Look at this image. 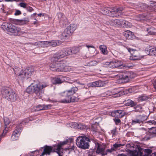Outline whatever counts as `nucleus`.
Returning a JSON list of instances; mask_svg holds the SVG:
<instances>
[{"label":"nucleus","instance_id":"obj_18","mask_svg":"<svg viewBox=\"0 0 156 156\" xmlns=\"http://www.w3.org/2000/svg\"><path fill=\"white\" fill-rule=\"evenodd\" d=\"M54 151L53 148L51 146H46L44 147L43 152L41 156H44L45 154L50 155L51 152Z\"/></svg>","mask_w":156,"mask_h":156},{"label":"nucleus","instance_id":"obj_27","mask_svg":"<svg viewBox=\"0 0 156 156\" xmlns=\"http://www.w3.org/2000/svg\"><path fill=\"white\" fill-rule=\"evenodd\" d=\"M51 107V106L50 105L43 106L39 105L37 107V109L36 110L37 111H38L41 110H47L50 109Z\"/></svg>","mask_w":156,"mask_h":156},{"label":"nucleus","instance_id":"obj_51","mask_svg":"<svg viewBox=\"0 0 156 156\" xmlns=\"http://www.w3.org/2000/svg\"><path fill=\"white\" fill-rule=\"evenodd\" d=\"M29 121V119H26L24 121H23L20 124V125L22 126V125L25 124L26 123L28 122Z\"/></svg>","mask_w":156,"mask_h":156},{"label":"nucleus","instance_id":"obj_20","mask_svg":"<svg viewBox=\"0 0 156 156\" xmlns=\"http://www.w3.org/2000/svg\"><path fill=\"white\" fill-rule=\"evenodd\" d=\"M76 25L74 24H72L68 26L66 29L68 31L69 33L71 34L73 31L76 29Z\"/></svg>","mask_w":156,"mask_h":156},{"label":"nucleus","instance_id":"obj_28","mask_svg":"<svg viewBox=\"0 0 156 156\" xmlns=\"http://www.w3.org/2000/svg\"><path fill=\"white\" fill-rule=\"evenodd\" d=\"M69 52V55H71L72 54H76L79 51V48L76 47H73L72 49L68 48Z\"/></svg>","mask_w":156,"mask_h":156},{"label":"nucleus","instance_id":"obj_37","mask_svg":"<svg viewBox=\"0 0 156 156\" xmlns=\"http://www.w3.org/2000/svg\"><path fill=\"white\" fill-rule=\"evenodd\" d=\"M88 127L85 124H83L81 123H78V129H80L81 130L87 129Z\"/></svg>","mask_w":156,"mask_h":156},{"label":"nucleus","instance_id":"obj_13","mask_svg":"<svg viewBox=\"0 0 156 156\" xmlns=\"http://www.w3.org/2000/svg\"><path fill=\"white\" fill-rule=\"evenodd\" d=\"M145 117L144 116H140L136 119L132 120L131 124L132 125L135 126L142 123L145 120Z\"/></svg>","mask_w":156,"mask_h":156},{"label":"nucleus","instance_id":"obj_7","mask_svg":"<svg viewBox=\"0 0 156 156\" xmlns=\"http://www.w3.org/2000/svg\"><path fill=\"white\" fill-rule=\"evenodd\" d=\"M65 64V62L64 61L53 62L50 64V68L55 69L54 70L52 69V70L63 72Z\"/></svg>","mask_w":156,"mask_h":156},{"label":"nucleus","instance_id":"obj_30","mask_svg":"<svg viewBox=\"0 0 156 156\" xmlns=\"http://www.w3.org/2000/svg\"><path fill=\"white\" fill-rule=\"evenodd\" d=\"M99 48L103 54L107 55L108 54V52L105 45H101L99 46Z\"/></svg>","mask_w":156,"mask_h":156},{"label":"nucleus","instance_id":"obj_62","mask_svg":"<svg viewBox=\"0 0 156 156\" xmlns=\"http://www.w3.org/2000/svg\"><path fill=\"white\" fill-rule=\"evenodd\" d=\"M56 152L57 153L59 156H62V153L61 151H60V150H59L58 151H57V150H56Z\"/></svg>","mask_w":156,"mask_h":156},{"label":"nucleus","instance_id":"obj_10","mask_svg":"<svg viewBox=\"0 0 156 156\" xmlns=\"http://www.w3.org/2000/svg\"><path fill=\"white\" fill-rule=\"evenodd\" d=\"M8 32L11 33V34L14 35H18V34L20 32H22L21 29L17 27H16L14 25H12L10 24L9 26Z\"/></svg>","mask_w":156,"mask_h":156},{"label":"nucleus","instance_id":"obj_59","mask_svg":"<svg viewBox=\"0 0 156 156\" xmlns=\"http://www.w3.org/2000/svg\"><path fill=\"white\" fill-rule=\"evenodd\" d=\"M149 122L150 123H151L152 124L156 125V119L152 121H149Z\"/></svg>","mask_w":156,"mask_h":156},{"label":"nucleus","instance_id":"obj_14","mask_svg":"<svg viewBox=\"0 0 156 156\" xmlns=\"http://www.w3.org/2000/svg\"><path fill=\"white\" fill-rule=\"evenodd\" d=\"M95 144L96 148H97V150L96 151L97 153L98 154L101 153L104 155H105L108 153L107 151V150L106 151V153H104L103 152L105 148V146L104 145L100 144L98 143H97Z\"/></svg>","mask_w":156,"mask_h":156},{"label":"nucleus","instance_id":"obj_42","mask_svg":"<svg viewBox=\"0 0 156 156\" xmlns=\"http://www.w3.org/2000/svg\"><path fill=\"white\" fill-rule=\"evenodd\" d=\"M53 83L55 84L61 83L62 81L61 80L60 78L57 77L55 78L54 80Z\"/></svg>","mask_w":156,"mask_h":156},{"label":"nucleus","instance_id":"obj_55","mask_svg":"<svg viewBox=\"0 0 156 156\" xmlns=\"http://www.w3.org/2000/svg\"><path fill=\"white\" fill-rule=\"evenodd\" d=\"M148 34L150 35H156V32L153 31H149Z\"/></svg>","mask_w":156,"mask_h":156},{"label":"nucleus","instance_id":"obj_19","mask_svg":"<svg viewBox=\"0 0 156 156\" xmlns=\"http://www.w3.org/2000/svg\"><path fill=\"white\" fill-rule=\"evenodd\" d=\"M120 21L121 23L119 27L130 28L132 26L131 23L128 21L122 20H120Z\"/></svg>","mask_w":156,"mask_h":156},{"label":"nucleus","instance_id":"obj_60","mask_svg":"<svg viewBox=\"0 0 156 156\" xmlns=\"http://www.w3.org/2000/svg\"><path fill=\"white\" fill-rule=\"evenodd\" d=\"M154 87L156 91V80H155L153 83Z\"/></svg>","mask_w":156,"mask_h":156},{"label":"nucleus","instance_id":"obj_36","mask_svg":"<svg viewBox=\"0 0 156 156\" xmlns=\"http://www.w3.org/2000/svg\"><path fill=\"white\" fill-rule=\"evenodd\" d=\"M67 142H68L67 141H64L61 143L60 144H58L57 145L56 150H57V151H58L59 150H60L61 149L62 146L66 144Z\"/></svg>","mask_w":156,"mask_h":156},{"label":"nucleus","instance_id":"obj_64","mask_svg":"<svg viewBox=\"0 0 156 156\" xmlns=\"http://www.w3.org/2000/svg\"><path fill=\"white\" fill-rule=\"evenodd\" d=\"M153 55L156 56V48H154V51Z\"/></svg>","mask_w":156,"mask_h":156},{"label":"nucleus","instance_id":"obj_15","mask_svg":"<svg viewBox=\"0 0 156 156\" xmlns=\"http://www.w3.org/2000/svg\"><path fill=\"white\" fill-rule=\"evenodd\" d=\"M21 129L20 128H17L13 132L11 136L12 140H17L21 132Z\"/></svg>","mask_w":156,"mask_h":156},{"label":"nucleus","instance_id":"obj_22","mask_svg":"<svg viewBox=\"0 0 156 156\" xmlns=\"http://www.w3.org/2000/svg\"><path fill=\"white\" fill-rule=\"evenodd\" d=\"M122 146H123V145L115 143L113 145V147H112L111 149L107 150V151L108 153H111L112 151H116L119 148Z\"/></svg>","mask_w":156,"mask_h":156},{"label":"nucleus","instance_id":"obj_9","mask_svg":"<svg viewBox=\"0 0 156 156\" xmlns=\"http://www.w3.org/2000/svg\"><path fill=\"white\" fill-rule=\"evenodd\" d=\"M69 51L68 48L59 50L54 55L53 58L59 59L64 58L66 56L69 55Z\"/></svg>","mask_w":156,"mask_h":156},{"label":"nucleus","instance_id":"obj_25","mask_svg":"<svg viewBox=\"0 0 156 156\" xmlns=\"http://www.w3.org/2000/svg\"><path fill=\"white\" fill-rule=\"evenodd\" d=\"M151 150L149 149H146L144 152H140L139 153V156H150L152 153Z\"/></svg>","mask_w":156,"mask_h":156},{"label":"nucleus","instance_id":"obj_8","mask_svg":"<svg viewBox=\"0 0 156 156\" xmlns=\"http://www.w3.org/2000/svg\"><path fill=\"white\" fill-rule=\"evenodd\" d=\"M123 9L122 8H117L114 7L111 8L109 7H105L101 10V13L105 15H109L110 13L114 12L115 13H121Z\"/></svg>","mask_w":156,"mask_h":156},{"label":"nucleus","instance_id":"obj_56","mask_svg":"<svg viewBox=\"0 0 156 156\" xmlns=\"http://www.w3.org/2000/svg\"><path fill=\"white\" fill-rule=\"evenodd\" d=\"M106 94L108 96H111V95L113 96L112 91H110V90L107 91L106 92Z\"/></svg>","mask_w":156,"mask_h":156},{"label":"nucleus","instance_id":"obj_46","mask_svg":"<svg viewBox=\"0 0 156 156\" xmlns=\"http://www.w3.org/2000/svg\"><path fill=\"white\" fill-rule=\"evenodd\" d=\"M4 120L5 126H7L9 124L10 122V121L9 119L8 118L5 117L4 118Z\"/></svg>","mask_w":156,"mask_h":156},{"label":"nucleus","instance_id":"obj_21","mask_svg":"<svg viewBox=\"0 0 156 156\" xmlns=\"http://www.w3.org/2000/svg\"><path fill=\"white\" fill-rule=\"evenodd\" d=\"M48 42L47 45V47H48L49 46H52L53 47H55L57 45H59L61 44V41H52L51 42L49 41H46Z\"/></svg>","mask_w":156,"mask_h":156},{"label":"nucleus","instance_id":"obj_54","mask_svg":"<svg viewBox=\"0 0 156 156\" xmlns=\"http://www.w3.org/2000/svg\"><path fill=\"white\" fill-rule=\"evenodd\" d=\"M91 129L93 131H96L97 129L96 128V126L94 124H92L91 126Z\"/></svg>","mask_w":156,"mask_h":156},{"label":"nucleus","instance_id":"obj_2","mask_svg":"<svg viewBox=\"0 0 156 156\" xmlns=\"http://www.w3.org/2000/svg\"><path fill=\"white\" fill-rule=\"evenodd\" d=\"M47 86V85L45 83H38L34 86H30L27 89V92L28 93H34L37 96L40 98L43 93L41 90Z\"/></svg>","mask_w":156,"mask_h":156},{"label":"nucleus","instance_id":"obj_32","mask_svg":"<svg viewBox=\"0 0 156 156\" xmlns=\"http://www.w3.org/2000/svg\"><path fill=\"white\" fill-rule=\"evenodd\" d=\"M123 34L125 37L130 39L132 37L133 34L132 32L129 30H127Z\"/></svg>","mask_w":156,"mask_h":156},{"label":"nucleus","instance_id":"obj_5","mask_svg":"<svg viewBox=\"0 0 156 156\" xmlns=\"http://www.w3.org/2000/svg\"><path fill=\"white\" fill-rule=\"evenodd\" d=\"M116 76L124 82H128L136 76V74L132 72L126 71L119 73Z\"/></svg>","mask_w":156,"mask_h":156},{"label":"nucleus","instance_id":"obj_49","mask_svg":"<svg viewBox=\"0 0 156 156\" xmlns=\"http://www.w3.org/2000/svg\"><path fill=\"white\" fill-rule=\"evenodd\" d=\"M113 120L115 122L116 125L119 124L121 123V121L119 119L115 118L113 119Z\"/></svg>","mask_w":156,"mask_h":156},{"label":"nucleus","instance_id":"obj_45","mask_svg":"<svg viewBox=\"0 0 156 156\" xmlns=\"http://www.w3.org/2000/svg\"><path fill=\"white\" fill-rule=\"evenodd\" d=\"M149 133L152 134H156V127H153L149 130Z\"/></svg>","mask_w":156,"mask_h":156},{"label":"nucleus","instance_id":"obj_3","mask_svg":"<svg viewBox=\"0 0 156 156\" xmlns=\"http://www.w3.org/2000/svg\"><path fill=\"white\" fill-rule=\"evenodd\" d=\"M1 93L3 98L11 101H15L18 98L17 95L13 90L8 88H3Z\"/></svg>","mask_w":156,"mask_h":156},{"label":"nucleus","instance_id":"obj_39","mask_svg":"<svg viewBox=\"0 0 156 156\" xmlns=\"http://www.w3.org/2000/svg\"><path fill=\"white\" fill-rule=\"evenodd\" d=\"M13 69L14 71L15 74L18 76L19 75V74L20 73V71H21L22 70V69H21L16 67L13 68Z\"/></svg>","mask_w":156,"mask_h":156},{"label":"nucleus","instance_id":"obj_11","mask_svg":"<svg viewBox=\"0 0 156 156\" xmlns=\"http://www.w3.org/2000/svg\"><path fill=\"white\" fill-rule=\"evenodd\" d=\"M109 67L114 68L118 67L123 65V62L117 60L112 61L107 64Z\"/></svg>","mask_w":156,"mask_h":156},{"label":"nucleus","instance_id":"obj_1","mask_svg":"<svg viewBox=\"0 0 156 156\" xmlns=\"http://www.w3.org/2000/svg\"><path fill=\"white\" fill-rule=\"evenodd\" d=\"M77 90L76 87H74L61 93V96L66 97V98L61 100L60 102L63 103H67L71 102L77 101L78 100V98L73 97H72V96L76 93Z\"/></svg>","mask_w":156,"mask_h":156},{"label":"nucleus","instance_id":"obj_44","mask_svg":"<svg viewBox=\"0 0 156 156\" xmlns=\"http://www.w3.org/2000/svg\"><path fill=\"white\" fill-rule=\"evenodd\" d=\"M149 98V97L145 95H143L139 98V101H143L148 100Z\"/></svg>","mask_w":156,"mask_h":156},{"label":"nucleus","instance_id":"obj_35","mask_svg":"<svg viewBox=\"0 0 156 156\" xmlns=\"http://www.w3.org/2000/svg\"><path fill=\"white\" fill-rule=\"evenodd\" d=\"M68 31L65 29L64 31L62 34V38L65 39L68 37L71 34L69 33Z\"/></svg>","mask_w":156,"mask_h":156},{"label":"nucleus","instance_id":"obj_26","mask_svg":"<svg viewBox=\"0 0 156 156\" xmlns=\"http://www.w3.org/2000/svg\"><path fill=\"white\" fill-rule=\"evenodd\" d=\"M119 89H115L113 90L112 91L113 96L112 97L114 98H116L120 96L122 94L121 92L119 90H118Z\"/></svg>","mask_w":156,"mask_h":156},{"label":"nucleus","instance_id":"obj_43","mask_svg":"<svg viewBox=\"0 0 156 156\" xmlns=\"http://www.w3.org/2000/svg\"><path fill=\"white\" fill-rule=\"evenodd\" d=\"M69 126L72 128L78 129V123L76 122H72L69 123Z\"/></svg>","mask_w":156,"mask_h":156},{"label":"nucleus","instance_id":"obj_38","mask_svg":"<svg viewBox=\"0 0 156 156\" xmlns=\"http://www.w3.org/2000/svg\"><path fill=\"white\" fill-rule=\"evenodd\" d=\"M147 7V6L145 4H142L140 6H138L136 9L138 10L141 11L145 9Z\"/></svg>","mask_w":156,"mask_h":156},{"label":"nucleus","instance_id":"obj_52","mask_svg":"<svg viewBox=\"0 0 156 156\" xmlns=\"http://www.w3.org/2000/svg\"><path fill=\"white\" fill-rule=\"evenodd\" d=\"M27 4L25 3L21 2L19 4V5L21 7H22L24 8H26L27 6Z\"/></svg>","mask_w":156,"mask_h":156},{"label":"nucleus","instance_id":"obj_48","mask_svg":"<svg viewBox=\"0 0 156 156\" xmlns=\"http://www.w3.org/2000/svg\"><path fill=\"white\" fill-rule=\"evenodd\" d=\"M135 65L132 64V63H129L128 64H127L126 65H125L123 66L124 67H126L128 68H130L131 67H134Z\"/></svg>","mask_w":156,"mask_h":156},{"label":"nucleus","instance_id":"obj_31","mask_svg":"<svg viewBox=\"0 0 156 156\" xmlns=\"http://www.w3.org/2000/svg\"><path fill=\"white\" fill-rule=\"evenodd\" d=\"M124 103L126 106H133L136 105V103H135L133 101L130 99L125 100L124 101Z\"/></svg>","mask_w":156,"mask_h":156},{"label":"nucleus","instance_id":"obj_40","mask_svg":"<svg viewBox=\"0 0 156 156\" xmlns=\"http://www.w3.org/2000/svg\"><path fill=\"white\" fill-rule=\"evenodd\" d=\"M17 23L19 25H23L26 24L27 22L24 20H16Z\"/></svg>","mask_w":156,"mask_h":156},{"label":"nucleus","instance_id":"obj_47","mask_svg":"<svg viewBox=\"0 0 156 156\" xmlns=\"http://www.w3.org/2000/svg\"><path fill=\"white\" fill-rule=\"evenodd\" d=\"M142 108V107L140 105H138L134 107L135 111L136 112L140 111Z\"/></svg>","mask_w":156,"mask_h":156},{"label":"nucleus","instance_id":"obj_16","mask_svg":"<svg viewBox=\"0 0 156 156\" xmlns=\"http://www.w3.org/2000/svg\"><path fill=\"white\" fill-rule=\"evenodd\" d=\"M127 48L128 51L130 52L133 57L135 58L133 59V60L140 59L139 54L138 51L129 48Z\"/></svg>","mask_w":156,"mask_h":156},{"label":"nucleus","instance_id":"obj_34","mask_svg":"<svg viewBox=\"0 0 156 156\" xmlns=\"http://www.w3.org/2000/svg\"><path fill=\"white\" fill-rule=\"evenodd\" d=\"M146 51H147V53L149 55H153L154 48L149 47L146 49Z\"/></svg>","mask_w":156,"mask_h":156},{"label":"nucleus","instance_id":"obj_53","mask_svg":"<svg viewBox=\"0 0 156 156\" xmlns=\"http://www.w3.org/2000/svg\"><path fill=\"white\" fill-rule=\"evenodd\" d=\"M97 64V62L95 61H93L90 63V65L94 66Z\"/></svg>","mask_w":156,"mask_h":156},{"label":"nucleus","instance_id":"obj_50","mask_svg":"<svg viewBox=\"0 0 156 156\" xmlns=\"http://www.w3.org/2000/svg\"><path fill=\"white\" fill-rule=\"evenodd\" d=\"M112 134L113 136H115L117 133V132L116 130L115 129H114L112 131Z\"/></svg>","mask_w":156,"mask_h":156},{"label":"nucleus","instance_id":"obj_33","mask_svg":"<svg viewBox=\"0 0 156 156\" xmlns=\"http://www.w3.org/2000/svg\"><path fill=\"white\" fill-rule=\"evenodd\" d=\"M10 24V23L9 24L7 23H3L1 26V28L3 30H6L8 32Z\"/></svg>","mask_w":156,"mask_h":156},{"label":"nucleus","instance_id":"obj_24","mask_svg":"<svg viewBox=\"0 0 156 156\" xmlns=\"http://www.w3.org/2000/svg\"><path fill=\"white\" fill-rule=\"evenodd\" d=\"M48 42L45 41H39L35 42L34 44V45L36 47H47L48 46L47 45Z\"/></svg>","mask_w":156,"mask_h":156},{"label":"nucleus","instance_id":"obj_29","mask_svg":"<svg viewBox=\"0 0 156 156\" xmlns=\"http://www.w3.org/2000/svg\"><path fill=\"white\" fill-rule=\"evenodd\" d=\"M89 87H100L102 86V83L101 82L97 81L95 82L90 83L88 84Z\"/></svg>","mask_w":156,"mask_h":156},{"label":"nucleus","instance_id":"obj_58","mask_svg":"<svg viewBox=\"0 0 156 156\" xmlns=\"http://www.w3.org/2000/svg\"><path fill=\"white\" fill-rule=\"evenodd\" d=\"M21 11L20 10H16L15 13V15H18L21 14Z\"/></svg>","mask_w":156,"mask_h":156},{"label":"nucleus","instance_id":"obj_17","mask_svg":"<svg viewBox=\"0 0 156 156\" xmlns=\"http://www.w3.org/2000/svg\"><path fill=\"white\" fill-rule=\"evenodd\" d=\"M112 116L115 118H122L125 115V112L122 110H117L113 111L111 113Z\"/></svg>","mask_w":156,"mask_h":156},{"label":"nucleus","instance_id":"obj_4","mask_svg":"<svg viewBox=\"0 0 156 156\" xmlns=\"http://www.w3.org/2000/svg\"><path fill=\"white\" fill-rule=\"evenodd\" d=\"M90 139L84 135L79 136L76 140V144L78 147L85 149L89 148Z\"/></svg>","mask_w":156,"mask_h":156},{"label":"nucleus","instance_id":"obj_61","mask_svg":"<svg viewBox=\"0 0 156 156\" xmlns=\"http://www.w3.org/2000/svg\"><path fill=\"white\" fill-rule=\"evenodd\" d=\"M86 47L87 48H93V51H95V48L94 46H93L87 45H86Z\"/></svg>","mask_w":156,"mask_h":156},{"label":"nucleus","instance_id":"obj_23","mask_svg":"<svg viewBox=\"0 0 156 156\" xmlns=\"http://www.w3.org/2000/svg\"><path fill=\"white\" fill-rule=\"evenodd\" d=\"M120 22V20L112 19L110 21L109 23L110 25L113 26L119 27Z\"/></svg>","mask_w":156,"mask_h":156},{"label":"nucleus","instance_id":"obj_41","mask_svg":"<svg viewBox=\"0 0 156 156\" xmlns=\"http://www.w3.org/2000/svg\"><path fill=\"white\" fill-rule=\"evenodd\" d=\"M72 70V69L71 67L67 66L65 64V66H64V68H63V72H70Z\"/></svg>","mask_w":156,"mask_h":156},{"label":"nucleus","instance_id":"obj_63","mask_svg":"<svg viewBox=\"0 0 156 156\" xmlns=\"http://www.w3.org/2000/svg\"><path fill=\"white\" fill-rule=\"evenodd\" d=\"M33 9L32 7H29V8L28 9V10L30 12L32 11H33Z\"/></svg>","mask_w":156,"mask_h":156},{"label":"nucleus","instance_id":"obj_57","mask_svg":"<svg viewBox=\"0 0 156 156\" xmlns=\"http://www.w3.org/2000/svg\"><path fill=\"white\" fill-rule=\"evenodd\" d=\"M131 154L133 156H138V153L137 152L132 151Z\"/></svg>","mask_w":156,"mask_h":156},{"label":"nucleus","instance_id":"obj_12","mask_svg":"<svg viewBox=\"0 0 156 156\" xmlns=\"http://www.w3.org/2000/svg\"><path fill=\"white\" fill-rule=\"evenodd\" d=\"M59 22L62 23L64 26H66L68 23V20L64 14L61 12L57 14Z\"/></svg>","mask_w":156,"mask_h":156},{"label":"nucleus","instance_id":"obj_6","mask_svg":"<svg viewBox=\"0 0 156 156\" xmlns=\"http://www.w3.org/2000/svg\"><path fill=\"white\" fill-rule=\"evenodd\" d=\"M34 69L32 68L28 67L24 71L22 70L18 76V78L22 80L24 79H27L32 75L34 73Z\"/></svg>","mask_w":156,"mask_h":156}]
</instances>
